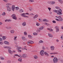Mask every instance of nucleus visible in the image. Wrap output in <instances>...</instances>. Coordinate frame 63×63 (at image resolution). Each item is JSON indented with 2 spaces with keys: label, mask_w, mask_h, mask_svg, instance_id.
Instances as JSON below:
<instances>
[{
  "label": "nucleus",
  "mask_w": 63,
  "mask_h": 63,
  "mask_svg": "<svg viewBox=\"0 0 63 63\" xmlns=\"http://www.w3.org/2000/svg\"><path fill=\"white\" fill-rule=\"evenodd\" d=\"M23 45H26V43H25V42H23Z\"/></svg>",
  "instance_id": "60"
},
{
  "label": "nucleus",
  "mask_w": 63,
  "mask_h": 63,
  "mask_svg": "<svg viewBox=\"0 0 63 63\" xmlns=\"http://www.w3.org/2000/svg\"><path fill=\"white\" fill-rule=\"evenodd\" d=\"M6 15V13L5 12H3V13H2L1 15L2 16H5Z\"/></svg>",
  "instance_id": "37"
},
{
  "label": "nucleus",
  "mask_w": 63,
  "mask_h": 63,
  "mask_svg": "<svg viewBox=\"0 0 63 63\" xmlns=\"http://www.w3.org/2000/svg\"><path fill=\"white\" fill-rule=\"evenodd\" d=\"M37 17H38V15L36 14L33 17V18L35 19V18H37Z\"/></svg>",
  "instance_id": "24"
},
{
  "label": "nucleus",
  "mask_w": 63,
  "mask_h": 63,
  "mask_svg": "<svg viewBox=\"0 0 63 63\" xmlns=\"http://www.w3.org/2000/svg\"><path fill=\"white\" fill-rule=\"evenodd\" d=\"M22 59L21 58H20L18 59V61H20V62H22Z\"/></svg>",
  "instance_id": "25"
},
{
  "label": "nucleus",
  "mask_w": 63,
  "mask_h": 63,
  "mask_svg": "<svg viewBox=\"0 0 63 63\" xmlns=\"http://www.w3.org/2000/svg\"><path fill=\"white\" fill-rule=\"evenodd\" d=\"M4 43L5 44H6V45H9V43L7 41H5L4 42Z\"/></svg>",
  "instance_id": "27"
},
{
  "label": "nucleus",
  "mask_w": 63,
  "mask_h": 63,
  "mask_svg": "<svg viewBox=\"0 0 63 63\" xmlns=\"http://www.w3.org/2000/svg\"><path fill=\"white\" fill-rule=\"evenodd\" d=\"M18 51L19 52H21V50H18Z\"/></svg>",
  "instance_id": "50"
},
{
  "label": "nucleus",
  "mask_w": 63,
  "mask_h": 63,
  "mask_svg": "<svg viewBox=\"0 0 63 63\" xmlns=\"http://www.w3.org/2000/svg\"><path fill=\"white\" fill-rule=\"evenodd\" d=\"M48 10H49V12H50V11H51V8H50V7H48Z\"/></svg>",
  "instance_id": "43"
},
{
  "label": "nucleus",
  "mask_w": 63,
  "mask_h": 63,
  "mask_svg": "<svg viewBox=\"0 0 63 63\" xmlns=\"http://www.w3.org/2000/svg\"><path fill=\"white\" fill-rule=\"evenodd\" d=\"M6 28L7 29H12V28L11 27H6Z\"/></svg>",
  "instance_id": "21"
},
{
  "label": "nucleus",
  "mask_w": 63,
  "mask_h": 63,
  "mask_svg": "<svg viewBox=\"0 0 63 63\" xmlns=\"http://www.w3.org/2000/svg\"><path fill=\"white\" fill-rule=\"evenodd\" d=\"M10 32L11 33H12L13 34V33H14V32H15V31L14 30H11L10 31Z\"/></svg>",
  "instance_id": "28"
},
{
  "label": "nucleus",
  "mask_w": 63,
  "mask_h": 63,
  "mask_svg": "<svg viewBox=\"0 0 63 63\" xmlns=\"http://www.w3.org/2000/svg\"><path fill=\"white\" fill-rule=\"evenodd\" d=\"M29 2H33L34 1L33 0H30L29 1Z\"/></svg>",
  "instance_id": "41"
},
{
  "label": "nucleus",
  "mask_w": 63,
  "mask_h": 63,
  "mask_svg": "<svg viewBox=\"0 0 63 63\" xmlns=\"http://www.w3.org/2000/svg\"><path fill=\"white\" fill-rule=\"evenodd\" d=\"M33 10V9L32 8H30V11H32V10Z\"/></svg>",
  "instance_id": "51"
},
{
  "label": "nucleus",
  "mask_w": 63,
  "mask_h": 63,
  "mask_svg": "<svg viewBox=\"0 0 63 63\" xmlns=\"http://www.w3.org/2000/svg\"><path fill=\"white\" fill-rule=\"evenodd\" d=\"M59 19V21H63V18L61 17L60 16H59V17H58Z\"/></svg>",
  "instance_id": "10"
},
{
  "label": "nucleus",
  "mask_w": 63,
  "mask_h": 63,
  "mask_svg": "<svg viewBox=\"0 0 63 63\" xmlns=\"http://www.w3.org/2000/svg\"><path fill=\"white\" fill-rule=\"evenodd\" d=\"M3 0L4 2H7V0Z\"/></svg>",
  "instance_id": "63"
},
{
  "label": "nucleus",
  "mask_w": 63,
  "mask_h": 63,
  "mask_svg": "<svg viewBox=\"0 0 63 63\" xmlns=\"http://www.w3.org/2000/svg\"><path fill=\"white\" fill-rule=\"evenodd\" d=\"M47 3L49 5H54L55 3L54 1H49L47 2Z\"/></svg>",
  "instance_id": "4"
},
{
  "label": "nucleus",
  "mask_w": 63,
  "mask_h": 63,
  "mask_svg": "<svg viewBox=\"0 0 63 63\" xmlns=\"http://www.w3.org/2000/svg\"><path fill=\"white\" fill-rule=\"evenodd\" d=\"M6 7L7 8V11L9 12H10L11 11V7L9 6L12 5V4L8 3L6 4Z\"/></svg>",
  "instance_id": "2"
},
{
  "label": "nucleus",
  "mask_w": 63,
  "mask_h": 63,
  "mask_svg": "<svg viewBox=\"0 0 63 63\" xmlns=\"http://www.w3.org/2000/svg\"><path fill=\"white\" fill-rule=\"evenodd\" d=\"M54 12L56 13L57 15H61L62 14V10L60 9L59 10H54Z\"/></svg>",
  "instance_id": "1"
},
{
  "label": "nucleus",
  "mask_w": 63,
  "mask_h": 63,
  "mask_svg": "<svg viewBox=\"0 0 63 63\" xmlns=\"http://www.w3.org/2000/svg\"><path fill=\"white\" fill-rule=\"evenodd\" d=\"M21 47H17L16 48V49L17 50H18L19 49H21Z\"/></svg>",
  "instance_id": "32"
},
{
  "label": "nucleus",
  "mask_w": 63,
  "mask_h": 63,
  "mask_svg": "<svg viewBox=\"0 0 63 63\" xmlns=\"http://www.w3.org/2000/svg\"><path fill=\"white\" fill-rule=\"evenodd\" d=\"M25 15V14L23 13L22 14H21V16H23V17H27L28 18H29V16L25 15Z\"/></svg>",
  "instance_id": "8"
},
{
  "label": "nucleus",
  "mask_w": 63,
  "mask_h": 63,
  "mask_svg": "<svg viewBox=\"0 0 63 63\" xmlns=\"http://www.w3.org/2000/svg\"><path fill=\"white\" fill-rule=\"evenodd\" d=\"M23 58H26V57H27V55L26 54H23L22 56Z\"/></svg>",
  "instance_id": "11"
},
{
  "label": "nucleus",
  "mask_w": 63,
  "mask_h": 63,
  "mask_svg": "<svg viewBox=\"0 0 63 63\" xmlns=\"http://www.w3.org/2000/svg\"><path fill=\"white\" fill-rule=\"evenodd\" d=\"M52 22H53V23H56V21H55L54 20L53 21H52Z\"/></svg>",
  "instance_id": "53"
},
{
  "label": "nucleus",
  "mask_w": 63,
  "mask_h": 63,
  "mask_svg": "<svg viewBox=\"0 0 63 63\" xmlns=\"http://www.w3.org/2000/svg\"><path fill=\"white\" fill-rule=\"evenodd\" d=\"M22 39L23 41H24V40H26V38L24 37H22Z\"/></svg>",
  "instance_id": "34"
},
{
  "label": "nucleus",
  "mask_w": 63,
  "mask_h": 63,
  "mask_svg": "<svg viewBox=\"0 0 63 63\" xmlns=\"http://www.w3.org/2000/svg\"><path fill=\"white\" fill-rule=\"evenodd\" d=\"M55 29H56V32H59V27L58 26H56L55 27Z\"/></svg>",
  "instance_id": "9"
},
{
  "label": "nucleus",
  "mask_w": 63,
  "mask_h": 63,
  "mask_svg": "<svg viewBox=\"0 0 63 63\" xmlns=\"http://www.w3.org/2000/svg\"><path fill=\"white\" fill-rule=\"evenodd\" d=\"M7 22H10V21H12V20L11 19H9V20H5V22H7Z\"/></svg>",
  "instance_id": "26"
},
{
  "label": "nucleus",
  "mask_w": 63,
  "mask_h": 63,
  "mask_svg": "<svg viewBox=\"0 0 63 63\" xmlns=\"http://www.w3.org/2000/svg\"><path fill=\"white\" fill-rule=\"evenodd\" d=\"M42 49H45V47L43 46L42 47Z\"/></svg>",
  "instance_id": "59"
},
{
  "label": "nucleus",
  "mask_w": 63,
  "mask_h": 63,
  "mask_svg": "<svg viewBox=\"0 0 63 63\" xmlns=\"http://www.w3.org/2000/svg\"><path fill=\"white\" fill-rule=\"evenodd\" d=\"M61 39L62 40H63V35H61Z\"/></svg>",
  "instance_id": "45"
},
{
  "label": "nucleus",
  "mask_w": 63,
  "mask_h": 63,
  "mask_svg": "<svg viewBox=\"0 0 63 63\" xmlns=\"http://www.w3.org/2000/svg\"><path fill=\"white\" fill-rule=\"evenodd\" d=\"M17 38V36H14V39H16Z\"/></svg>",
  "instance_id": "58"
},
{
  "label": "nucleus",
  "mask_w": 63,
  "mask_h": 63,
  "mask_svg": "<svg viewBox=\"0 0 63 63\" xmlns=\"http://www.w3.org/2000/svg\"><path fill=\"white\" fill-rule=\"evenodd\" d=\"M44 24L45 25H47V26H50V24H48L47 23L44 22Z\"/></svg>",
  "instance_id": "15"
},
{
  "label": "nucleus",
  "mask_w": 63,
  "mask_h": 63,
  "mask_svg": "<svg viewBox=\"0 0 63 63\" xmlns=\"http://www.w3.org/2000/svg\"><path fill=\"white\" fill-rule=\"evenodd\" d=\"M39 42L40 43H44V41L42 40H40L39 41Z\"/></svg>",
  "instance_id": "42"
},
{
  "label": "nucleus",
  "mask_w": 63,
  "mask_h": 63,
  "mask_svg": "<svg viewBox=\"0 0 63 63\" xmlns=\"http://www.w3.org/2000/svg\"><path fill=\"white\" fill-rule=\"evenodd\" d=\"M41 30L39 28H38L36 31V32L37 33H39V32H41Z\"/></svg>",
  "instance_id": "22"
},
{
  "label": "nucleus",
  "mask_w": 63,
  "mask_h": 63,
  "mask_svg": "<svg viewBox=\"0 0 63 63\" xmlns=\"http://www.w3.org/2000/svg\"><path fill=\"white\" fill-rule=\"evenodd\" d=\"M61 29L63 30V26L61 27Z\"/></svg>",
  "instance_id": "64"
},
{
  "label": "nucleus",
  "mask_w": 63,
  "mask_h": 63,
  "mask_svg": "<svg viewBox=\"0 0 63 63\" xmlns=\"http://www.w3.org/2000/svg\"><path fill=\"white\" fill-rule=\"evenodd\" d=\"M4 48H8V47L7 46H5L4 47Z\"/></svg>",
  "instance_id": "62"
},
{
  "label": "nucleus",
  "mask_w": 63,
  "mask_h": 63,
  "mask_svg": "<svg viewBox=\"0 0 63 63\" xmlns=\"http://www.w3.org/2000/svg\"><path fill=\"white\" fill-rule=\"evenodd\" d=\"M8 50L9 53L10 54L12 55V51H11V50L9 49H8Z\"/></svg>",
  "instance_id": "17"
},
{
  "label": "nucleus",
  "mask_w": 63,
  "mask_h": 63,
  "mask_svg": "<svg viewBox=\"0 0 63 63\" xmlns=\"http://www.w3.org/2000/svg\"><path fill=\"white\" fill-rule=\"evenodd\" d=\"M4 44V42H0V45H3Z\"/></svg>",
  "instance_id": "44"
},
{
  "label": "nucleus",
  "mask_w": 63,
  "mask_h": 63,
  "mask_svg": "<svg viewBox=\"0 0 63 63\" xmlns=\"http://www.w3.org/2000/svg\"><path fill=\"white\" fill-rule=\"evenodd\" d=\"M47 30H49V31L50 32L53 31V30L52 29H47Z\"/></svg>",
  "instance_id": "31"
},
{
  "label": "nucleus",
  "mask_w": 63,
  "mask_h": 63,
  "mask_svg": "<svg viewBox=\"0 0 63 63\" xmlns=\"http://www.w3.org/2000/svg\"><path fill=\"white\" fill-rule=\"evenodd\" d=\"M45 51L44 50H41L40 52V54L41 56H43L44 55Z\"/></svg>",
  "instance_id": "5"
},
{
  "label": "nucleus",
  "mask_w": 63,
  "mask_h": 63,
  "mask_svg": "<svg viewBox=\"0 0 63 63\" xmlns=\"http://www.w3.org/2000/svg\"><path fill=\"white\" fill-rule=\"evenodd\" d=\"M28 37L29 38H30V39L32 38V36L30 35H28Z\"/></svg>",
  "instance_id": "35"
},
{
  "label": "nucleus",
  "mask_w": 63,
  "mask_h": 63,
  "mask_svg": "<svg viewBox=\"0 0 63 63\" xmlns=\"http://www.w3.org/2000/svg\"><path fill=\"white\" fill-rule=\"evenodd\" d=\"M44 54L46 56H47V57H48V56H49V54L47 53V52L46 51L45 52H44Z\"/></svg>",
  "instance_id": "14"
},
{
  "label": "nucleus",
  "mask_w": 63,
  "mask_h": 63,
  "mask_svg": "<svg viewBox=\"0 0 63 63\" xmlns=\"http://www.w3.org/2000/svg\"><path fill=\"white\" fill-rule=\"evenodd\" d=\"M31 16H34L35 14H33V13H31L30 14Z\"/></svg>",
  "instance_id": "52"
},
{
  "label": "nucleus",
  "mask_w": 63,
  "mask_h": 63,
  "mask_svg": "<svg viewBox=\"0 0 63 63\" xmlns=\"http://www.w3.org/2000/svg\"><path fill=\"white\" fill-rule=\"evenodd\" d=\"M36 25H37V26H39V25H40V24H39V23H36Z\"/></svg>",
  "instance_id": "49"
},
{
  "label": "nucleus",
  "mask_w": 63,
  "mask_h": 63,
  "mask_svg": "<svg viewBox=\"0 0 63 63\" xmlns=\"http://www.w3.org/2000/svg\"><path fill=\"white\" fill-rule=\"evenodd\" d=\"M33 35L35 36V35H38V33H36V32H34L33 33Z\"/></svg>",
  "instance_id": "40"
},
{
  "label": "nucleus",
  "mask_w": 63,
  "mask_h": 63,
  "mask_svg": "<svg viewBox=\"0 0 63 63\" xmlns=\"http://www.w3.org/2000/svg\"><path fill=\"white\" fill-rule=\"evenodd\" d=\"M24 35H27V32H24Z\"/></svg>",
  "instance_id": "48"
},
{
  "label": "nucleus",
  "mask_w": 63,
  "mask_h": 63,
  "mask_svg": "<svg viewBox=\"0 0 63 63\" xmlns=\"http://www.w3.org/2000/svg\"><path fill=\"white\" fill-rule=\"evenodd\" d=\"M23 48V50H24V49H25V50H27V49L26 48Z\"/></svg>",
  "instance_id": "61"
},
{
  "label": "nucleus",
  "mask_w": 63,
  "mask_h": 63,
  "mask_svg": "<svg viewBox=\"0 0 63 63\" xmlns=\"http://www.w3.org/2000/svg\"><path fill=\"white\" fill-rule=\"evenodd\" d=\"M56 20H57V21H59V19L56 18Z\"/></svg>",
  "instance_id": "56"
},
{
  "label": "nucleus",
  "mask_w": 63,
  "mask_h": 63,
  "mask_svg": "<svg viewBox=\"0 0 63 63\" xmlns=\"http://www.w3.org/2000/svg\"><path fill=\"white\" fill-rule=\"evenodd\" d=\"M55 9H56L58 10H59V9H60V8H59V7H58L57 6H56L55 7Z\"/></svg>",
  "instance_id": "46"
},
{
  "label": "nucleus",
  "mask_w": 63,
  "mask_h": 63,
  "mask_svg": "<svg viewBox=\"0 0 63 63\" xmlns=\"http://www.w3.org/2000/svg\"><path fill=\"white\" fill-rule=\"evenodd\" d=\"M23 10H22L21 9H20L19 10V12L20 13H22V12H23Z\"/></svg>",
  "instance_id": "29"
},
{
  "label": "nucleus",
  "mask_w": 63,
  "mask_h": 63,
  "mask_svg": "<svg viewBox=\"0 0 63 63\" xmlns=\"http://www.w3.org/2000/svg\"><path fill=\"white\" fill-rule=\"evenodd\" d=\"M53 61L54 63H57L58 61V59L56 57H54L53 59Z\"/></svg>",
  "instance_id": "3"
},
{
  "label": "nucleus",
  "mask_w": 63,
  "mask_h": 63,
  "mask_svg": "<svg viewBox=\"0 0 63 63\" xmlns=\"http://www.w3.org/2000/svg\"><path fill=\"white\" fill-rule=\"evenodd\" d=\"M12 9L13 11H14L15 9V6L14 5H13L12 6Z\"/></svg>",
  "instance_id": "20"
},
{
  "label": "nucleus",
  "mask_w": 63,
  "mask_h": 63,
  "mask_svg": "<svg viewBox=\"0 0 63 63\" xmlns=\"http://www.w3.org/2000/svg\"><path fill=\"white\" fill-rule=\"evenodd\" d=\"M50 49L51 50H54V47L53 46H51L50 47Z\"/></svg>",
  "instance_id": "13"
},
{
  "label": "nucleus",
  "mask_w": 63,
  "mask_h": 63,
  "mask_svg": "<svg viewBox=\"0 0 63 63\" xmlns=\"http://www.w3.org/2000/svg\"><path fill=\"white\" fill-rule=\"evenodd\" d=\"M39 29H40V30H42L44 29V26H41L39 28Z\"/></svg>",
  "instance_id": "19"
},
{
  "label": "nucleus",
  "mask_w": 63,
  "mask_h": 63,
  "mask_svg": "<svg viewBox=\"0 0 63 63\" xmlns=\"http://www.w3.org/2000/svg\"><path fill=\"white\" fill-rule=\"evenodd\" d=\"M22 24L23 26H26V22H24L22 23Z\"/></svg>",
  "instance_id": "18"
},
{
  "label": "nucleus",
  "mask_w": 63,
  "mask_h": 63,
  "mask_svg": "<svg viewBox=\"0 0 63 63\" xmlns=\"http://www.w3.org/2000/svg\"><path fill=\"white\" fill-rule=\"evenodd\" d=\"M58 54V53H50V54Z\"/></svg>",
  "instance_id": "47"
},
{
  "label": "nucleus",
  "mask_w": 63,
  "mask_h": 63,
  "mask_svg": "<svg viewBox=\"0 0 63 63\" xmlns=\"http://www.w3.org/2000/svg\"><path fill=\"white\" fill-rule=\"evenodd\" d=\"M19 7H16L15 8V9L16 10H19Z\"/></svg>",
  "instance_id": "38"
},
{
  "label": "nucleus",
  "mask_w": 63,
  "mask_h": 63,
  "mask_svg": "<svg viewBox=\"0 0 63 63\" xmlns=\"http://www.w3.org/2000/svg\"><path fill=\"white\" fill-rule=\"evenodd\" d=\"M0 59H1V60H4V57H1L0 58Z\"/></svg>",
  "instance_id": "39"
},
{
  "label": "nucleus",
  "mask_w": 63,
  "mask_h": 63,
  "mask_svg": "<svg viewBox=\"0 0 63 63\" xmlns=\"http://www.w3.org/2000/svg\"><path fill=\"white\" fill-rule=\"evenodd\" d=\"M42 21L43 22H49V20H48L46 19H43Z\"/></svg>",
  "instance_id": "12"
},
{
  "label": "nucleus",
  "mask_w": 63,
  "mask_h": 63,
  "mask_svg": "<svg viewBox=\"0 0 63 63\" xmlns=\"http://www.w3.org/2000/svg\"><path fill=\"white\" fill-rule=\"evenodd\" d=\"M48 35L49 37L50 38H52V37H53V36L52 34L50 33H48Z\"/></svg>",
  "instance_id": "16"
},
{
  "label": "nucleus",
  "mask_w": 63,
  "mask_h": 63,
  "mask_svg": "<svg viewBox=\"0 0 63 63\" xmlns=\"http://www.w3.org/2000/svg\"><path fill=\"white\" fill-rule=\"evenodd\" d=\"M7 38V37L6 36H3L2 37V38L3 40H5L6 38Z\"/></svg>",
  "instance_id": "30"
},
{
  "label": "nucleus",
  "mask_w": 63,
  "mask_h": 63,
  "mask_svg": "<svg viewBox=\"0 0 63 63\" xmlns=\"http://www.w3.org/2000/svg\"><path fill=\"white\" fill-rule=\"evenodd\" d=\"M12 17L14 19L16 20V19H17V18L16 17V15L15 14H13L12 15Z\"/></svg>",
  "instance_id": "6"
},
{
  "label": "nucleus",
  "mask_w": 63,
  "mask_h": 63,
  "mask_svg": "<svg viewBox=\"0 0 63 63\" xmlns=\"http://www.w3.org/2000/svg\"><path fill=\"white\" fill-rule=\"evenodd\" d=\"M14 55L15 56H18V57H21V58H22V56H19L17 54Z\"/></svg>",
  "instance_id": "33"
},
{
  "label": "nucleus",
  "mask_w": 63,
  "mask_h": 63,
  "mask_svg": "<svg viewBox=\"0 0 63 63\" xmlns=\"http://www.w3.org/2000/svg\"><path fill=\"white\" fill-rule=\"evenodd\" d=\"M8 49H11V47H7V48Z\"/></svg>",
  "instance_id": "55"
},
{
  "label": "nucleus",
  "mask_w": 63,
  "mask_h": 63,
  "mask_svg": "<svg viewBox=\"0 0 63 63\" xmlns=\"http://www.w3.org/2000/svg\"><path fill=\"white\" fill-rule=\"evenodd\" d=\"M15 52H16V51H12V54H13V53H15Z\"/></svg>",
  "instance_id": "57"
},
{
  "label": "nucleus",
  "mask_w": 63,
  "mask_h": 63,
  "mask_svg": "<svg viewBox=\"0 0 63 63\" xmlns=\"http://www.w3.org/2000/svg\"><path fill=\"white\" fill-rule=\"evenodd\" d=\"M58 1L60 2V4H62V3H63V1L61 0H59Z\"/></svg>",
  "instance_id": "36"
},
{
  "label": "nucleus",
  "mask_w": 63,
  "mask_h": 63,
  "mask_svg": "<svg viewBox=\"0 0 63 63\" xmlns=\"http://www.w3.org/2000/svg\"><path fill=\"white\" fill-rule=\"evenodd\" d=\"M33 43H34V42L31 40H29L27 42V45H29V44H33Z\"/></svg>",
  "instance_id": "7"
},
{
  "label": "nucleus",
  "mask_w": 63,
  "mask_h": 63,
  "mask_svg": "<svg viewBox=\"0 0 63 63\" xmlns=\"http://www.w3.org/2000/svg\"><path fill=\"white\" fill-rule=\"evenodd\" d=\"M3 41V39L2 38L0 37V41Z\"/></svg>",
  "instance_id": "54"
},
{
  "label": "nucleus",
  "mask_w": 63,
  "mask_h": 63,
  "mask_svg": "<svg viewBox=\"0 0 63 63\" xmlns=\"http://www.w3.org/2000/svg\"><path fill=\"white\" fill-rule=\"evenodd\" d=\"M34 58L35 59H37L38 58V56L36 55H35L33 56Z\"/></svg>",
  "instance_id": "23"
}]
</instances>
